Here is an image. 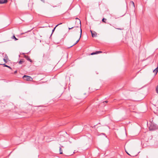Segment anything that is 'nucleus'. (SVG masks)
Listing matches in <instances>:
<instances>
[{"label": "nucleus", "mask_w": 158, "mask_h": 158, "mask_svg": "<svg viewBox=\"0 0 158 158\" xmlns=\"http://www.w3.org/2000/svg\"><path fill=\"white\" fill-rule=\"evenodd\" d=\"M1 64L3 65L4 67H6L11 69H12V68H11V67H10V66H9L6 65V64Z\"/></svg>", "instance_id": "nucleus-10"}, {"label": "nucleus", "mask_w": 158, "mask_h": 158, "mask_svg": "<svg viewBox=\"0 0 158 158\" xmlns=\"http://www.w3.org/2000/svg\"><path fill=\"white\" fill-rule=\"evenodd\" d=\"M7 0H0V4H3L6 3Z\"/></svg>", "instance_id": "nucleus-6"}, {"label": "nucleus", "mask_w": 158, "mask_h": 158, "mask_svg": "<svg viewBox=\"0 0 158 158\" xmlns=\"http://www.w3.org/2000/svg\"><path fill=\"white\" fill-rule=\"evenodd\" d=\"M41 1L43 2H45L44 0H40Z\"/></svg>", "instance_id": "nucleus-27"}, {"label": "nucleus", "mask_w": 158, "mask_h": 158, "mask_svg": "<svg viewBox=\"0 0 158 158\" xmlns=\"http://www.w3.org/2000/svg\"><path fill=\"white\" fill-rule=\"evenodd\" d=\"M4 54V53H2V55L3 56H3Z\"/></svg>", "instance_id": "nucleus-29"}, {"label": "nucleus", "mask_w": 158, "mask_h": 158, "mask_svg": "<svg viewBox=\"0 0 158 158\" xmlns=\"http://www.w3.org/2000/svg\"><path fill=\"white\" fill-rule=\"evenodd\" d=\"M4 59H7V60H9L8 57L7 55L6 54H5L4 58Z\"/></svg>", "instance_id": "nucleus-14"}, {"label": "nucleus", "mask_w": 158, "mask_h": 158, "mask_svg": "<svg viewBox=\"0 0 158 158\" xmlns=\"http://www.w3.org/2000/svg\"><path fill=\"white\" fill-rule=\"evenodd\" d=\"M156 91L157 94H158V85L156 87Z\"/></svg>", "instance_id": "nucleus-19"}, {"label": "nucleus", "mask_w": 158, "mask_h": 158, "mask_svg": "<svg viewBox=\"0 0 158 158\" xmlns=\"http://www.w3.org/2000/svg\"><path fill=\"white\" fill-rule=\"evenodd\" d=\"M60 154H62V150L61 149V147H60Z\"/></svg>", "instance_id": "nucleus-16"}, {"label": "nucleus", "mask_w": 158, "mask_h": 158, "mask_svg": "<svg viewBox=\"0 0 158 158\" xmlns=\"http://www.w3.org/2000/svg\"><path fill=\"white\" fill-rule=\"evenodd\" d=\"M144 97H145V95H144L143 97V98H141L140 99V100H141L143 99V98H144Z\"/></svg>", "instance_id": "nucleus-26"}, {"label": "nucleus", "mask_w": 158, "mask_h": 158, "mask_svg": "<svg viewBox=\"0 0 158 158\" xmlns=\"http://www.w3.org/2000/svg\"><path fill=\"white\" fill-rule=\"evenodd\" d=\"M76 22H75L76 26H75L74 27H78V26L80 25V29L81 28V22L80 20L77 18H76Z\"/></svg>", "instance_id": "nucleus-2"}, {"label": "nucleus", "mask_w": 158, "mask_h": 158, "mask_svg": "<svg viewBox=\"0 0 158 158\" xmlns=\"http://www.w3.org/2000/svg\"><path fill=\"white\" fill-rule=\"evenodd\" d=\"M17 73V70H16L14 72V74H16V73Z\"/></svg>", "instance_id": "nucleus-23"}, {"label": "nucleus", "mask_w": 158, "mask_h": 158, "mask_svg": "<svg viewBox=\"0 0 158 158\" xmlns=\"http://www.w3.org/2000/svg\"><path fill=\"white\" fill-rule=\"evenodd\" d=\"M125 152H126V153L128 155H129V156H131V155L128 153V152L126 150V149H125Z\"/></svg>", "instance_id": "nucleus-21"}, {"label": "nucleus", "mask_w": 158, "mask_h": 158, "mask_svg": "<svg viewBox=\"0 0 158 158\" xmlns=\"http://www.w3.org/2000/svg\"><path fill=\"white\" fill-rule=\"evenodd\" d=\"M158 72V66L153 71V72L154 73H155L156 75L157 73Z\"/></svg>", "instance_id": "nucleus-9"}, {"label": "nucleus", "mask_w": 158, "mask_h": 158, "mask_svg": "<svg viewBox=\"0 0 158 158\" xmlns=\"http://www.w3.org/2000/svg\"><path fill=\"white\" fill-rule=\"evenodd\" d=\"M102 52L101 51H97L95 52L96 54H99V53H102Z\"/></svg>", "instance_id": "nucleus-15"}, {"label": "nucleus", "mask_w": 158, "mask_h": 158, "mask_svg": "<svg viewBox=\"0 0 158 158\" xmlns=\"http://www.w3.org/2000/svg\"><path fill=\"white\" fill-rule=\"evenodd\" d=\"M117 29H118V30H122L123 29H122V28H117Z\"/></svg>", "instance_id": "nucleus-24"}, {"label": "nucleus", "mask_w": 158, "mask_h": 158, "mask_svg": "<svg viewBox=\"0 0 158 158\" xmlns=\"http://www.w3.org/2000/svg\"><path fill=\"white\" fill-rule=\"evenodd\" d=\"M150 130L152 131L158 129V126L153 123V121L151 123L149 127Z\"/></svg>", "instance_id": "nucleus-1"}, {"label": "nucleus", "mask_w": 158, "mask_h": 158, "mask_svg": "<svg viewBox=\"0 0 158 158\" xmlns=\"http://www.w3.org/2000/svg\"><path fill=\"white\" fill-rule=\"evenodd\" d=\"M24 57L28 61H29L31 63L32 62V60L30 58V57L28 56H27V55H25Z\"/></svg>", "instance_id": "nucleus-5"}, {"label": "nucleus", "mask_w": 158, "mask_h": 158, "mask_svg": "<svg viewBox=\"0 0 158 158\" xmlns=\"http://www.w3.org/2000/svg\"><path fill=\"white\" fill-rule=\"evenodd\" d=\"M81 34H82V30H81V29H80V38H79V39L73 45L71 46H70V47H69L68 48H70L71 47H72L73 46H74V45H76L78 43V42L79 41L80 39V38H81Z\"/></svg>", "instance_id": "nucleus-4"}, {"label": "nucleus", "mask_w": 158, "mask_h": 158, "mask_svg": "<svg viewBox=\"0 0 158 158\" xmlns=\"http://www.w3.org/2000/svg\"><path fill=\"white\" fill-rule=\"evenodd\" d=\"M105 102H106V103H107L108 102V101H105Z\"/></svg>", "instance_id": "nucleus-28"}, {"label": "nucleus", "mask_w": 158, "mask_h": 158, "mask_svg": "<svg viewBox=\"0 0 158 158\" xmlns=\"http://www.w3.org/2000/svg\"><path fill=\"white\" fill-rule=\"evenodd\" d=\"M74 27H71V28L69 27V30L71 29H72V28H74Z\"/></svg>", "instance_id": "nucleus-22"}, {"label": "nucleus", "mask_w": 158, "mask_h": 158, "mask_svg": "<svg viewBox=\"0 0 158 158\" xmlns=\"http://www.w3.org/2000/svg\"><path fill=\"white\" fill-rule=\"evenodd\" d=\"M3 60H4V62H5L6 63H7V62H8V61H7V60H7V59H4V58H3Z\"/></svg>", "instance_id": "nucleus-18"}, {"label": "nucleus", "mask_w": 158, "mask_h": 158, "mask_svg": "<svg viewBox=\"0 0 158 158\" xmlns=\"http://www.w3.org/2000/svg\"><path fill=\"white\" fill-rule=\"evenodd\" d=\"M11 38L12 39H14L15 41H16L18 40V39H17L15 37L14 35H13Z\"/></svg>", "instance_id": "nucleus-11"}, {"label": "nucleus", "mask_w": 158, "mask_h": 158, "mask_svg": "<svg viewBox=\"0 0 158 158\" xmlns=\"http://www.w3.org/2000/svg\"><path fill=\"white\" fill-rule=\"evenodd\" d=\"M95 54H96L95 52H93L91 54V55H93Z\"/></svg>", "instance_id": "nucleus-20"}, {"label": "nucleus", "mask_w": 158, "mask_h": 158, "mask_svg": "<svg viewBox=\"0 0 158 158\" xmlns=\"http://www.w3.org/2000/svg\"><path fill=\"white\" fill-rule=\"evenodd\" d=\"M106 19H105L104 18H103L102 19V22H104V23H105L106 22Z\"/></svg>", "instance_id": "nucleus-17"}, {"label": "nucleus", "mask_w": 158, "mask_h": 158, "mask_svg": "<svg viewBox=\"0 0 158 158\" xmlns=\"http://www.w3.org/2000/svg\"><path fill=\"white\" fill-rule=\"evenodd\" d=\"M102 134L103 135H105V134L104 133H102Z\"/></svg>", "instance_id": "nucleus-30"}, {"label": "nucleus", "mask_w": 158, "mask_h": 158, "mask_svg": "<svg viewBox=\"0 0 158 158\" xmlns=\"http://www.w3.org/2000/svg\"><path fill=\"white\" fill-rule=\"evenodd\" d=\"M23 78L26 81H31L32 80V78L30 76L25 75L23 76Z\"/></svg>", "instance_id": "nucleus-3"}, {"label": "nucleus", "mask_w": 158, "mask_h": 158, "mask_svg": "<svg viewBox=\"0 0 158 158\" xmlns=\"http://www.w3.org/2000/svg\"><path fill=\"white\" fill-rule=\"evenodd\" d=\"M23 60V59H21L19 61V64H21L23 62H24V61Z\"/></svg>", "instance_id": "nucleus-12"}, {"label": "nucleus", "mask_w": 158, "mask_h": 158, "mask_svg": "<svg viewBox=\"0 0 158 158\" xmlns=\"http://www.w3.org/2000/svg\"><path fill=\"white\" fill-rule=\"evenodd\" d=\"M131 5H132L134 7H135V5L134 2L133 1L131 2L130 3V5L131 6Z\"/></svg>", "instance_id": "nucleus-13"}, {"label": "nucleus", "mask_w": 158, "mask_h": 158, "mask_svg": "<svg viewBox=\"0 0 158 158\" xmlns=\"http://www.w3.org/2000/svg\"><path fill=\"white\" fill-rule=\"evenodd\" d=\"M90 31L91 32L92 36L93 37H95L97 36V34L95 32H94L96 33L95 34H94V33H93L92 31V30H90Z\"/></svg>", "instance_id": "nucleus-7"}, {"label": "nucleus", "mask_w": 158, "mask_h": 158, "mask_svg": "<svg viewBox=\"0 0 158 158\" xmlns=\"http://www.w3.org/2000/svg\"><path fill=\"white\" fill-rule=\"evenodd\" d=\"M96 125H95L93 127H92L93 128H95L96 127Z\"/></svg>", "instance_id": "nucleus-25"}, {"label": "nucleus", "mask_w": 158, "mask_h": 158, "mask_svg": "<svg viewBox=\"0 0 158 158\" xmlns=\"http://www.w3.org/2000/svg\"><path fill=\"white\" fill-rule=\"evenodd\" d=\"M62 23H60L59 24H58L57 25H56V27L52 29V34H51V36L52 35V33L54 32L56 27L57 26H58V25H60V24H62Z\"/></svg>", "instance_id": "nucleus-8"}]
</instances>
